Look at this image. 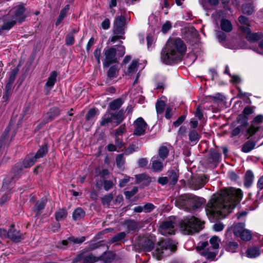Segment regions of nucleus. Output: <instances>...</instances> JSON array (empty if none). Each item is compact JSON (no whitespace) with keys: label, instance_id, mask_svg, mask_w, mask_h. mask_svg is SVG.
<instances>
[{"label":"nucleus","instance_id":"1","mask_svg":"<svg viewBox=\"0 0 263 263\" xmlns=\"http://www.w3.org/2000/svg\"><path fill=\"white\" fill-rule=\"evenodd\" d=\"M242 197L239 189L230 188L215 194L207 204V214L217 218H224L240 202Z\"/></svg>","mask_w":263,"mask_h":263},{"label":"nucleus","instance_id":"2","mask_svg":"<svg viewBox=\"0 0 263 263\" xmlns=\"http://www.w3.org/2000/svg\"><path fill=\"white\" fill-rule=\"evenodd\" d=\"M186 47L180 39H170L161 53V60L166 64H171L181 59Z\"/></svg>","mask_w":263,"mask_h":263},{"label":"nucleus","instance_id":"3","mask_svg":"<svg viewBox=\"0 0 263 263\" xmlns=\"http://www.w3.org/2000/svg\"><path fill=\"white\" fill-rule=\"evenodd\" d=\"M25 8L23 5H19L10 10L9 13L3 17L4 21H8L5 23L2 26V29L9 30L11 29L16 22H22L26 15L24 14Z\"/></svg>","mask_w":263,"mask_h":263},{"label":"nucleus","instance_id":"4","mask_svg":"<svg viewBox=\"0 0 263 263\" xmlns=\"http://www.w3.org/2000/svg\"><path fill=\"white\" fill-rule=\"evenodd\" d=\"M202 225L203 222L198 218L191 216L180 221V229L184 234L192 235L200 231L203 228Z\"/></svg>","mask_w":263,"mask_h":263},{"label":"nucleus","instance_id":"5","mask_svg":"<svg viewBox=\"0 0 263 263\" xmlns=\"http://www.w3.org/2000/svg\"><path fill=\"white\" fill-rule=\"evenodd\" d=\"M125 53V48L122 45H116L104 50L105 59L103 62V66L108 67L110 64L117 62Z\"/></svg>","mask_w":263,"mask_h":263},{"label":"nucleus","instance_id":"6","mask_svg":"<svg viewBox=\"0 0 263 263\" xmlns=\"http://www.w3.org/2000/svg\"><path fill=\"white\" fill-rule=\"evenodd\" d=\"M176 249L175 241L171 240H163L157 243L153 253L154 256L157 259H160L163 256L169 255Z\"/></svg>","mask_w":263,"mask_h":263},{"label":"nucleus","instance_id":"7","mask_svg":"<svg viewBox=\"0 0 263 263\" xmlns=\"http://www.w3.org/2000/svg\"><path fill=\"white\" fill-rule=\"evenodd\" d=\"M243 223H238L233 227V233L236 237H239L243 241H249L252 238L250 230L245 228Z\"/></svg>","mask_w":263,"mask_h":263},{"label":"nucleus","instance_id":"8","mask_svg":"<svg viewBox=\"0 0 263 263\" xmlns=\"http://www.w3.org/2000/svg\"><path fill=\"white\" fill-rule=\"evenodd\" d=\"M176 230L175 222L172 220L164 221L160 226L159 231L163 235H172Z\"/></svg>","mask_w":263,"mask_h":263},{"label":"nucleus","instance_id":"9","mask_svg":"<svg viewBox=\"0 0 263 263\" xmlns=\"http://www.w3.org/2000/svg\"><path fill=\"white\" fill-rule=\"evenodd\" d=\"M208 246V241L200 242L196 247V249L202 256H204L206 259H213L215 257L217 253L215 252H210L208 250H205V248Z\"/></svg>","mask_w":263,"mask_h":263},{"label":"nucleus","instance_id":"10","mask_svg":"<svg viewBox=\"0 0 263 263\" xmlns=\"http://www.w3.org/2000/svg\"><path fill=\"white\" fill-rule=\"evenodd\" d=\"M47 147L46 145H43L38 150L36 155L33 158L25 159L24 161L25 167H30L33 165L37 159L43 157L47 152Z\"/></svg>","mask_w":263,"mask_h":263},{"label":"nucleus","instance_id":"11","mask_svg":"<svg viewBox=\"0 0 263 263\" xmlns=\"http://www.w3.org/2000/svg\"><path fill=\"white\" fill-rule=\"evenodd\" d=\"M260 128H263V116L258 115L253 120L251 126L248 130L250 136L254 135Z\"/></svg>","mask_w":263,"mask_h":263},{"label":"nucleus","instance_id":"12","mask_svg":"<svg viewBox=\"0 0 263 263\" xmlns=\"http://www.w3.org/2000/svg\"><path fill=\"white\" fill-rule=\"evenodd\" d=\"M134 134L137 136L144 135L147 127V124L142 118L139 117L134 122Z\"/></svg>","mask_w":263,"mask_h":263},{"label":"nucleus","instance_id":"13","mask_svg":"<svg viewBox=\"0 0 263 263\" xmlns=\"http://www.w3.org/2000/svg\"><path fill=\"white\" fill-rule=\"evenodd\" d=\"M138 62L136 60L132 61L130 64L128 66L127 70L125 72V74L129 77H132L136 76V80L134 81V84L137 83L139 78V74L137 73V71Z\"/></svg>","mask_w":263,"mask_h":263},{"label":"nucleus","instance_id":"14","mask_svg":"<svg viewBox=\"0 0 263 263\" xmlns=\"http://www.w3.org/2000/svg\"><path fill=\"white\" fill-rule=\"evenodd\" d=\"M125 24L124 18L121 16H118L114 25V32L116 34H123V26Z\"/></svg>","mask_w":263,"mask_h":263},{"label":"nucleus","instance_id":"15","mask_svg":"<svg viewBox=\"0 0 263 263\" xmlns=\"http://www.w3.org/2000/svg\"><path fill=\"white\" fill-rule=\"evenodd\" d=\"M162 160L158 156H153L151 160V164L152 170L155 172H161L163 168V163Z\"/></svg>","mask_w":263,"mask_h":263},{"label":"nucleus","instance_id":"16","mask_svg":"<svg viewBox=\"0 0 263 263\" xmlns=\"http://www.w3.org/2000/svg\"><path fill=\"white\" fill-rule=\"evenodd\" d=\"M241 29L246 33V39L250 42H256L261 38V34L259 33H251L250 28L247 26H242Z\"/></svg>","mask_w":263,"mask_h":263},{"label":"nucleus","instance_id":"17","mask_svg":"<svg viewBox=\"0 0 263 263\" xmlns=\"http://www.w3.org/2000/svg\"><path fill=\"white\" fill-rule=\"evenodd\" d=\"M184 199H187V203L188 204H194L193 208H198L201 206V205L203 203L204 199H198L196 197L192 196V195H185L184 196Z\"/></svg>","mask_w":263,"mask_h":263},{"label":"nucleus","instance_id":"18","mask_svg":"<svg viewBox=\"0 0 263 263\" xmlns=\"http://www.w3.org/2000/svg\"><path fill=\"white\" fill-rule=\"evenodd\" d=\"M261 251L257 247H251L247 249L246 251V256L250 258H254L259 256Z\"/></svg>","mask_w":263,"mask_h":263},{"label":"nucleus","instance_id":"19","mask_svg":"<svg viewBox=\"0 0 263 263\" xmlns=\"http://www.w3.org/2000/svg\"><path fill=\"white\" fill-rule=\"evenodd\" d=\"M57 76L58 74L55 71H53L50 73V76L45 85V88L46 89L50 90L53 87L57 81Z\"/></svg>","mask_w":263,"mask_h":263},{"label":"nucleus","instance_id":"20","mask_svg":"<svg viewBox=\"0 0 263 263\" xmlns=\"http://www.w3.org/2000/svg\"><path fill=\"white\" fill-rule=\"evenodd\" d=\"M85 240V237H81L80 238L71 237L62 241V244L64 246H68L71 244H80Z\"/></svg>","mask_w":263,"mask_h":263},{"label":"nucleus","instance_id":"21","mask_svg":"<svg viewBox=\"0 0 263 263\" xmlns=\"http://www.w3.org/2000/svg\"><path fill=\"white\" fill-rule=\"evenodd\" d=\"M59 114L60 110L59 108L57 107H53L51 108L46 114V115H45L44 118L46 119V122H48L58 116Z\"/></svg>","mask_w":263,"mask_h":263},{"label":"nucleus","instance_id":"22","mask_svg":"<svg viewBox=\"0 0 263 263\" xmlns=\"http://www.w3.org/2000/svg\"><path fill=\"white\" fill-rule=\"evenodd\" d=\"M200 3L205 10H210L218 4V0H200Z\"/></svg>","mask_w":263,"mask_h":263},{"label":"nucleus","instance_id":"23","mask_svg":"<svg viewBox=\"0 0 263 263\" xmlns=\"http://www.w3.org/2000/svg\"><path fill=\"white\" fill-rule=\"evenodd\" d=\"M124 119V113L123 111H119L115 114H112V120L114 121V126H117Z\"/></svg>","mask_w":263,"mask_h":263},{"label":"nucleus","instance_id":"24","mask_svg":"<svg viewBox=\"0 0 263 263\" xmlns=\"http://www.w3.org/2000/svg\"><path fill=\"white\" fill-rule=\"evenodd\" d=\"M253 180L254 175L253 173L251 171H247L245 177V186L247 187H250L252 184Z\"/></svg>","mask_w":263,"mask_h":263},{"label":"nucleus","instance_id":"25","mask_svg":"<svg viewBox=\"0 0 263 263\" xmlns=\"http://www.w3.org/2000/svg\"><path fill=\"white\" fill-rule=\"evenodd\" d=\"M114 121L112 120V114L107 111L106 114L102 117L101 121L100 122V125L101 126H104L106 124L109 123H111L113 124Z\"/></svg>","mask_w":263,"mask_h":263},{"label":"nucleus","instance_id":"26","mask_svg":"<svg viewBox=\"0 0 263 263\" xmlns=\"http://www.w3.org/2000/svg\"><path fill=\"white\" fill-rule=\"evenodd\" d=\"M220 26L221 29L225 32H230L232 30V25L231 23L225 19H222L221 21Z\"/></svg>","mask_w":263,"mask_h":263},{"label":"nucleus","instance_id":"27","mask_svg":"<svg viewBox=\"0 0 263 263\" xmlns=\"http://www.w3.org/2000/svg\"><path fill=\"white\" fill-rule=\"evenodd\" d=\"M0 236L2 237H8L10 239H14L15 240H18L19 239L18 235L14 236L12 234V230H10L9 231H7L6 230L0 229Z\"/></svg>","mask_w":263,"mask_h":263},{"label":"nucleus","instance_id":"28","mask_svg":"<svg viewBox=\"0 0 263 263\" xmlns=\"http://www.w3.org/2000/svg\"><path fill=\"white\" fill-rule=\"evenodd\" d=\"M169 150L165 146H161L160 147L158 150V157L164 160V159L167 157L168 155Z\"/></svg>","mask_w":263,"mask_h":263},{"label":"nucleus","instance_id":"29","mask_svg":"<svg viewBox=\"0 0 263 263\" xmlns=\"http://www.w3.org/2000/svg\"><path fill=\"white\" fill-rule=\"evenodd\" d=\"M242 11L244 13L251 14L254 11V8L252 5V1L249 0L248 4H244L242 6Z\"/></svg>","mask_w":263,"mask_h":263},{"label":"nucleus","instance_id":"30","mask_svg":"<svg viewBox=\"0 0 263 263\" xmlns=\"http://www.w3.org/2000/svg\"><path fill=\"white\" fill-rule=\"evenodd\" d=\"M85 215V212L81 208L76 209L73 212L72 217L74 220H79Z\"/></svg>","mask_w":263,"mask_h":263},{"label":"nucleus","instance_id":"31","mask_svg":"<svg viewBox=\"0 0 263 263\" xmlns=\"http://www.w3.org/2000/svg\"><path fill=\"white\" fill-rule=\"evenodd\" d=\"M118 73V69L115 66H111L108 71V78L110 79L115 78L117 77Z\"/></svg>","mask_w":263,"mask_h":263},{"label":"nucleus","instance_id":"32","mask_svg":"<svg viewBox=\"0 0 263 263\" xmlns=\"http://www.w3.org/2000/svg\"><path fill=\"white\" fill-rule=\"evenodd\" d=\"M255 143L253 142L248 141L243 144L242 147V151L244 153H248L254 149Z\"/></svg>","mask_w":263,"mask_h":263},{"label":"nucleus","instance_id":"33","mask_svg":"<svg viewBox=\"0 0 263 263\" xmlns=\"http://www.w3.org/2000/svg\"><path fill=\"white\" fill-rule=\"evenodd\" d=\"M122 104V100L121 99H118L110 103L109 107L111 110H115L120 108Z\"/></svg>","mask_w":263,"mask_h":263},{"label":"nucleus","instance_id":"34","mask_svg":"<svg viewBox=\"0 0 263 263\" xmlns=\"http://www.w3.org/2000/svg\"><path fill=\"white\" fill-rule=\"evenodd\" d=\"M46 204V200L42 199L40 201H39L36 202L35 207L34 210L37 212V213H39L42 210H43L45 208Z\"/></svg>","mask_w":263,"mask_h":263},{"label":"nucleus","instance_id":"35","mask_svg":"<svg viewBox=\"0 0 263 263\" xmlns=\"http://www.w3.org/2000/svg\"><path fill=\"white\" fill-rule=\"evenodd\" d=\"M199 136L195 130H192L189 133V139L191 142L196 143L199 139Z\"/></svg>","mask_w":263,"mask_h":263},{"label":"nucleus","instance_id":"36","mask_svg":"<svg viewBox=\"0 0 263 263\" xmlns=\"http://www.w3.org/2000/svg\"><path fill=\"white\" fill-rule=\"evenodd\" d=\"M210 242L213 249H218L219 247L220 239L218 237L213 236L210 240Z\"/></svg>","mask_w":263,"mask_h":263},{"label":"nucleus","instance_id":"37","mask_svg":"<svg viewBox=\"0 0 263 263\" xmlns=\"http://www.w3.org/2000/svg\"><path fill=\"white\" fill-rule=\"evenodd\" d=\"M68 9H69V6L67 5L66 7L64 9H62L61 11L59 18L55 23L56 26L59 25L60 24V23H61V22L64 19V18L66 16L67 11L68 10Z\"/></svg>","mask_w":263,"mask_h":263},{"label":"nucleus","instance_id":"38","mask_svg":"<svg viewBox=\"0 0 263 263\" xmlns=\"http://www.w3.org/2000/svg\"><path fill=\"white\" fill-rule=\"evenodd\" d=\"M165 107V103L163 101H158L156 104V111L158 114L163 112Z\"/></svg>","mask_w":263,"mask_h":263},{"label":"nucleus","instance_id":"39","mask_svg":"<svg viewBox=\"0 0 263 263\" xmlns=\"http://www.w3.org/2000/svg\"><path fill=\"white\" fill-rule=\"evenodd\" d=\"M238 247V245L237 242H230L227 247V250L229 252L234 253L236 252Z\"/></svg>","mask_w":263,"mask_h":263},{"label":"nucleus","instance_id":"40","mask_svg":"<svg viewBox=\"0 0 263 263\" xmlns=\"http://www.w3.org/2000/svg\"><path fill=\"white\" fill-rule=\"evenodd\" d=\"M66 216L67 212L64 209L59 210L55 214V218L58 221L61 220Z\"/></svg>","mask_w":263,"mask_h":263},{"label":"nucleus","instance_id":"41","mask_svg":"<svg viewBox=\"0 0 263 263\" xmlns=\"http://www.w3.org/2000/svg\"><path fill=\"white\" fill-rule=\"evenodd\" d=\"M168 182L172 184H175L178 180V176L177 174L174 172L172 171L170 172L168 175Z\"/></svg>","mask_w":263,"mask_h":263},{"label":"nucleus","instance_id":"42","mask_svg":"<svg viewBox=\"0 0 263 263\" xmlns=\"http://www.w3.org/2000/svg\"><path fill=\"white\" fill-rule=\"evenodd\" d=\"M137 183L141 182L144 180H145L147 182H150L149 177L145 174H140L136 176Z\"/></svg>","mask_w":263,"mask_h":263},{"label":"nucleus","instance_id":"43","mask_svg":"<svg viewBox=\"0 0 263 263\" xmlns=\"http://www.w3.org/2000/svg\"><path fill=\"white\" fill-rule=\"evenodd\" d=\"M98 258L92 254H89L84 258V263H94L97 261Z\"/></svg>","mask_w":263,"mask_h":263},{"label":"nucleus","instance_id":"44","mask_svg":"<svg viewBox=\"0 0 263 263\" xmlns=\"http://www.w3.org/2000/svg\"><path fill=\"white\" fill-rule=\"evenodd\" d=\"M116 162L117 166L120 169H123L124 168V160L123 158V155H118L116 157Z\"/></svg>","mask_w":263,"mask_h":263},{"label":"nucleus","instance_id":"45","mask_svg":"<svg viewBox=\"0 0 263 263\" xmlns=\"http://www.w3.org/2000/svg\"><path fill=\"white\" fill-rule=\"evenodd\" d=\"M113 199V196L111 194H109L104 196L102 199V202L104 205H108L110 201Z\"/></svg>","mask_w":263,"mask_h":263},{"label":"nucleus","instance_id":"46","mask_svg":"<svg viewBox=\"0 0 263 263\" xmlns=\"http://www.w3.org/2000/svg\"><path fill=\"white\" fill-rule=\"evenodd\" d=\"M253 112V109L250 107H247L244 108L243 110V115H239L238 117V120H240V118L243 116H245L246 115H249Z\"/></svg>","mask_w":263,"mask_h":263},{"label":"nucleus","instance_id":"47","mask_svg":"<svg viewBox=\"0 0 263 263\" xmlns=\"http://www.w3.org/2000/svg\"><path fill=\"white\" fill-rule=\"evenodd\" d=\"M153 247L154 243L151 240H148L145 242L144 247L145 251H150L152 250Z\"/></svg>","mask_w":263,"mask_h":263},{"label":"nucleus","instance_id":"48","mask_svg":"<svg viewBox=\"0 0 263 263\" xmlns=\"http://www.w3.org/2000/svg\"><path fill=\"white\" fill-rule=\"evenodd\" d=\"M138 192L137 187H134L131 191H125L124 194L126 198L129 199Z\"/></svg>","mask_w":263,"mask_h":263},{"label":"nucleus","instance_id":"49","mask_svg":"<svg viewBox=\"0 0 263 263\" xmlns=\"http://www.w3.org/2000/svg\"><path fill=\"white\" fill-rule=\"evenodd\" d=\"M172 27V24L170 21L165 22L162 25V31L163 33L167 32Z\"/></svg>","mask_w":263,"mask_h":263},{"label":"nucleus","instance_id":"50","mask_svg":"<svg viewBox=\"0 0 263 263\" xmlns=\"http://www.w3.org/2000/svg\"><path fill=\"white\" fill-rule=\"evenodd\" d=\"M146 40H147V48L148 49H149L151 46L154 43V38L152 34H149L146 36Z\"/></svg>","mask_w":263,"mask_h":263},{"label":"nucleus","instance_id":"51","mask_svg":"<svg viewBox=\"0 0 263 263\" xmlns=\"http://www.w3.org/2000/svg\"><path fill=\"white\" fill-rule=\"evenodd\" d=\"M155 206L154 205L150 203H146L143 206V212H150L152 211Z\"/></svg>","mask_w":263,"mask_h":263},{"label":"nucleus","instance_id":"52","mask_svg":"<svg viewBox=\"0 0 263 263\" xmlns=\"http://www.w3.org/2000/svg\"><path fill=\"white\" fill-rule=\"evenodd\" d=\"M101 54V50L100 48H97L94 51V56L97 60L98 63L100 64V56Z\"/></svg>","mask_w":263,"mask_h":263},{"label":"nucleus","instance_id":"53","mask_svg":"<svg viewBox=\"0 0 263 263\" xmlns=\"http://www.w3.org/2000/svg\"><path fill=\"white\" fill-rule=\"evenodd\" d=\"M213 230L215 232H219L222 231L224 228V226L222 223H217L213 225Z\"/></svg>","mask_w":263,"mask_h":263},{"label":"nucleus","instance_id":"54","mask_svg":"<svg viewBox=\"0 0 263 263\" xmlns=\"http://www.w3.org/2000/svg\"><path fill=\"white\" fill-rule=\"evenodd\" d=\"M74 42V37L71 34H68L66 37V43L68 45H71Z\"/></svg>","mask_w":263,"mask_h":263},{"label":"nucleus","instance_id":"55","mask_svg":"<svg viewBox=\"0 0 263 263\" xmlns=\"http://www.w3.org/2000/svg\"><path fill=\"white\" fill-rule=\"evenodd\" d=\"M253 50L258 54H263V40L259 42L258 47Z\"/></svg>","mask_w":263,"mask_h":263},{"label":"nucleus","instance_id":"56","mask_svg":"<svg viewBox=\"0 0 263 263\" xmlns=\"http://www.w3.org/2000/svg\"><path fill=\"white\" fill-rule=\"evenodd\" d=\"M101 28L103 29L106 30L108 29L110 27V21L109 19L106 18L104 21L101 23Z\"/></svg>","mask_w":263,"mask_h":263},{"label":"nucleus","instance_id":"57","mask_svg":"<svg viewBox=\"0 0 263 263\" xmlns=\"http://www.w3.org/2000/svg\"><path fill=\"white\" fill-rule=\"evenodd\" d=\"M113 185L112 181L106 180L104 182V188L106 191H108L113 186Z\"/></svg>","mask_w":263,"mask_h":263},{"label":"nucleus","instance_id":"58","mask_svg":"<svg viewBox=\"0 0 263 263\" xmlns=\"http://www.w3.org/2000/svg\"><path fill=\"white\" fill-rule=\"evenodd\" d=\"M185 116H180L176 121L174 122V125L175 127L179 126L185 120Z\"/></svg>","mask_w":263,"mask_h":263},{"label":"nucleus","instance_id":"59","mask_svg":"<svg viewBox=\"0 0 263 263\" xmlns=\"http://www.w3.org/2000/svg\"><path fill=\"white\" fill-rule=\"evenodd\" d=\"M126 234L124 232H121L117 234L113 238L114 241H118L123 239L125 237Z\"/></svg>","mask_w":263,"mask_h":263},{"label":"nucleus","instance_id":"60","mask_svg":"<svg viewBox=\"0 0 263 263\" xmlns=\"http://www.w3.org/2000/svg\"><path fill=\"white\" fill-rule=\"evenodd\" d=\"M96 114V111L95 109H91L88 112L86 115V119L89 120L92 118Z\"/></svg>","mask_w":263,"mask_h":263},{"label":"nucleus","instance_id":"61","mask_svg":"<svg viewBox=\"0 0 263 263\" xmlns=\"http://www.w3.org/2000/svg\"><path fill=\"white\" fill-rule=\"evenodd\" d=\"M125 132V128L124 127L121 126H120L116 130L115 133V136L116 137V138L120 135H121L122 134L124 133Z\"/></svg>","mask_w":263,"mask_h":263},{"label":"nucleus","instance_id":"62","mask_svg":"<svg viewBox=\"0 0 263 263\" xmlns=\"http://www.w3.org/2000/svg\"><path fill=\"white\" fill-rule=\"evenodd\" d=\"M148 164V160L145 158L140 159L138 161V165L140 167H144Z\"/></svg>","mask_w":263,"mask_h":263},{"label":"nucleus","instance_id":"63","mask_svg":"<svg viewBox=\"0 0 263 263\" xmlns=\"http://www.w3.org/2000/svg\"><path fill=\"white\" fill-rule=\"evenodd\" d=\"M173 115V110L171 107H167L165 111V117L166 119H170Z\"/></svg>","mask_w":263,"mask_h":263},{"label":"nucleus","instance_id":"64","mask_svg":"<svg viewBox=\"0 0 263 263\" xmlns=\"http://www.w3.org/2000/svg\"><path fill=\"white\" fill-rule=\"evenodd\" d=\"M130 178L128 176H125V178L120 181L119 186L123 187L129 181Z\"/></svg>","mask_w":263,"mask_h":263}]
</instances>
